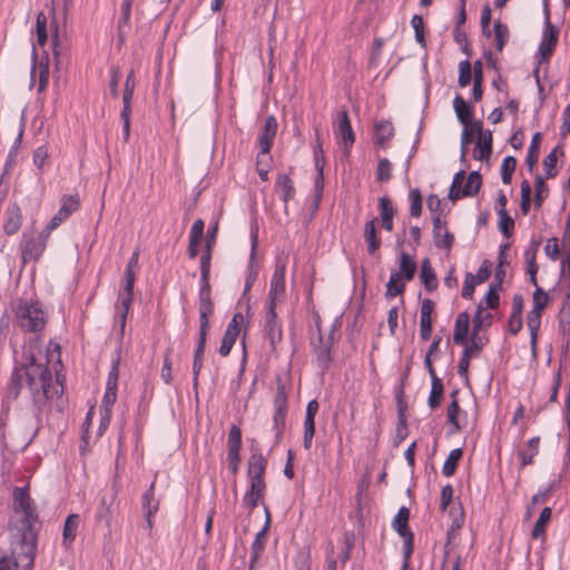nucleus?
Here are the masks:
<instances>
[{
	"label": "nucleus",
	"mask_w": 570,
	"mask_h": 570,
	"mask_svg": "<svg viewBox=\"0 0 570 570\" xmlns=\"http://www.w3.org/2000/svg\"><path fill=\"white\" fill-rule=\"evenodd\" d=\"M38 515L26 488L13 491V517L10 531L12 534L13 559L0 558V570H32L37 551Z\"/></svg>",
	"instance_id": "nucleus-1"
},
{
	"label": "nucleus",
	"mask_w": 570,
	"mask_h": 570,
	"mask_svg": "<svg viewBox=\"0 0 570 570\" xmlns=\"http://www.w3.org/2000/svg\"><path fill=\"white\" fill-rule=\"evenodd\" d=\"M30 390L36 415L39 416L53 395H60L63 386L52 382V373L47 363L37 361L32 348H24L22 360L14 364L6 387V397L17 400L23 385Z\"/></svg>",
	"instance_id": "nucleus-2"
},
{
	"label": "nucleus",
	"mask_w": 570,
	"mask_h": 570,
	"mask_svg": "<svg viewBox=\"0 0 570 570\" xmlns=\"http://www.w3.org/2000/svg\"><path fill=\"white\" fill-rule=\"evenodd\" d=\"M36 36L37 40L32 43V66L30 71V87L36 85V79L38 77V92L45 90L49 79V63L48 56H46V62L41 59L39 62V67H37V47L42 48L48 40L47 33V17L43 12L37 14L36 18Z\"/></svg>",
	"instance_id": "nucleus-3"
},
{
	"label": "nucleus",
	"mask_w": 570,
	"mask_h": 570,
	"mask_svg": "<svg viewBox=\"0 0 570 570\" xmlns=\"http://www.w3.org/2000/svg\"><path fill=\"white\" fill-rule=\"evenodd\" d=\"M17 326L24 333H39L45 328L47 317L39 301H20L14 308Z\"/></svg>",
	"instance_id": "nucleus-4"
},
{
	"label": "nucleus",
	"mask_w": 570,
	"mask_h": 570,
	"mask_svg": "<svg viewBox=\"0 0 570 570\" xmlns=\"http://www.w3.org/2000/svg\"><path fill=\"white\" fill-rule=\"evenodd\" d=\"M48 237L46 228L38 235L23 233L20 244L22 261H38L46 249Z\"/></svg>",
	"instance_id": "nucleus-5"
},
{
	"label": "nucleus",
	"mask_w": 570,
	"mask_h": 570,
	"mask_svg": "<svg viewBox=\"0 0 570 570\" xmlns=\"http://www.w3.org/2000/svg\"><path fill=\"white\" fill-rule=\"evenodd\" d=\"M410 510L401 507L392 520V529L403 538V553L406 557L412 556L414 547V535L409 529Z\"/></svg>",
	"instance_id": "nucleus-6"
},
{
	"label": "nucleus",
	"mask_w": 570,
	"mask_h": 570,
	"mask_svg": "<svg viewBox=\"0 0 570 570\" xmlns=\"http://www.w3.org/2000/svg\"><path fill=\"white\" fill-rule=\"evenodd\" d=\"M264 335L268 341L271 350L275 351L283 337L282 326L277 321L275 303H267L264 316Z\"/></svg>",
	"instance_id": "nucleus-7"
},
{
	"label": "nucleus",
	"mask_w": 570,
	"mask_h": 570,
	"mask_svg": "<svg viewBox=\"0 0 570 570\" xmlns=\"http://www.w3.org/2000/svg\"><path fill=\"white\" fill-rule=\"evenodd\" d=\"M79 205L80 200L78 195H63L60 200L59 210L46 226L47 235H50L65 220H67L79 208Z\"/></svg>",
	"instance_id": "nucleus-8"
},
{
	"label": "nucleus",
	"mask_w": 570,
	"mask_h": 570,
	"mask_svg": "<svg viewBox=\"0 0 570 570\" xmlns=\"http://www.w3.org/2000/svg\"><path fill=\"white\" fill-rule=\"evenodd\" d=\"M497 287L492 284L484 295V297L480 301L478 305L476 313L473 317V327L480 328L484 321L491 320V313L485 312L487 308H494L499 304V294L497 293Z\"/></svg>",
	"instance_id": "nucleus-9"
},
{
	"label": "nucleus",
	"mask_w": 570,
	"mask_h": 570,
	"mask_svg": "<svg viewBox=\"0 0 570 570\" xmlns=\"http://www.w3.org/2000/svg\"><path fill=\"white\" fill-rule=\"evenodd\" d=\"M244 316L242 313L234 314L233 318L230 320L229 324L227 325V328L224 333L222 344L219 346V354L223 357H226L229 355L233 346L235 345V342L239 335V324L243 323Z\"/></svg>",
	"instance_id": "nucleus-10"
},
{
	"label": "nucleus",
	"mask_w": 570,
	"mask_h": 570,
	"mask_svg": "<svg viewBox=\"0 0 570 570\" xmlns=\"http://www.w3.org/2000/svg\"><path fill=\"white\" fill-rule=\"evenodd\" d=\"M433 242L436 248L450 250L454 237L446 228V222L443 216L433 217Z\"/></svg>",
	"instance_id": "nucleus-11"
},
{
	"label": "nucleus",
	"mask_w": 570,
	"mask_h": 570,
	"mask_svg": "<svg viewBox=\"0 0 570 570\" xmlns=\"http://www.w3.org/2000/svg\"><path fill=\"white\" fill-rule=\"evenodd\" d=\"M335 135L340 137L346 148L352 147L355 141V135L351 126L348 112L346 109H342L337 112L334 121Z\"/></svg>",
	"instance_id": "nucleus-12"
},
{
	"label": "nucleus",
	"mask_w": 570,
	"mask_h": 570,
	"mask_svg": "<svg viewBox=\"0 0 570 570\" xmlns=\"http://www.w3.org/2000/svg\"><path fill=\"white\" fill-rule=\"evenodd\" d=\"M479 328L473 327V333L471 336V342L468 344H464L463 352L460 356L459 364H458V373L461 377L468 379L469 373V365H470V358L478 356L479 352L482 348V345L479 344L475 340L476 331Z\"/></svg>",
	"instance_id": "nucleus-13"
},
{
	"label": "nucleus",
	"mask_w": 570,
	"mask_h": 570,
	"mask_svg": "<svg viewBox=\"0 0 570 570\" xmlns=\"http://www.w3.org/2000/svg\"><path fill=\"white\" fill-rule=\"evenodd\" d=\"M285 274H286V264L277 262L272 279L271 287L268 293L267 303H275L276 301L282 298L285 294Z\"/></svg>",
	"instance_id": "nucleus-14"
},
{
	"label": "nucleus",
	"mask_w": 570,
	"mask_h": 570,
	"mask_svg": "<svg viewBox=\"0 0 570 570\" xmlns=\"http://www.w3.org/2000/svg\"><path fill=\"white\" fill-rule=\"evenodd\" d=\"M257 245H258L257 230H254L252 228V230H250V254H249V259H248L247 269H246L245 289H244L245 293L250 291V288L253 287L254 283L257 278V275H258V262L256 258Z\"/></svg>",
	"instance_id": "nucleus-15"
},
{
	"label": "nucleus",
	"mask_w": 570,
	"mask_h": 570,
	"mask_svg": "<svg viewBox=\"0 0 570 570\" xmlns=\"http://www.w3.org/2000/svg\"><path fill=\"white\" fill-rule=\"evenodd\" d=\"M481 185L482 177L480 173L473 170L468 175L466 181L462 184L456 191L449 193V198L456 200L464 197H473L479 193Z\"/></svg>",
	"instance_id": "nucleus-16"
},
{
	"label": "nucleus",
	"mask_w": 570,
	"mask_h": 570,
	"mask_svg": "<svg viewBox=\"0 0 570 570\" xmlns=\"http://www.w3.org/2000/svg\"><path fill=\"white\" fill-rule=\"evenodd\" d=\"M320 409L318 402L314 399L306 405V413L304 420V438L303 445L305 450H309L315 434V415Z\"/></svg>",
	"instance_id": "nucleus-17"
},
{
	"label": "nucleus",
	"mask_w": 570,
	"mask_h": 570,
	"mask_svg": "<svg viewBox=\"0 0 570 570\" xmlns=\"http://www.w3.org/2000/svg\"><path fill=\"white\" fill-rule=\"evenodd\" d=\"M557 41L558 30H556L550 21L547 20L541 41L539 43L540 62L548 60L552 56Z\"/></svg>",
	"instance_id": "nucleus-18"
},
{
	"label": "nucleus",
	"mask_w": 570,
	"mask_h": 570,
	"mask_svg": "<svg viewBox=\"0 0 570 570\" xmlns=\"http://www.w3.org/2000/svg\"><path fill=\"white\" fill-rule=\"evenodd\" d=\"M277 127L276 118L268 116L265 120L262 134L258 137L259 155L269 154L277 132Z\"/></svg>",
	"instance_id": "nucleus-19"
},
{
	"label": "nucleus",
	"mask_w": 570,
	"mask_h": 570,
	"mask_svg": "<svg viewBox=\"0 0 570 570\" xmlns=\"http://www.w3.org/2000/svg\"><path fill=\"white\" fill-rule=\"evenodd\" d=\"M134 299V292L121 289L117 301V321L119 322V336L122 337L125 333L127 315Z\"/></svg>",
	"instance_id": "nucleus-20"
},
{
	"label": "nucleus",
	"mask_w": 570,
	"mask_h": 570,
	"mask_svg": "<svg viewBox=\"0 0 570 570\" xmlns=\"http://www.w3.org/2000/svg\"><path fill=\"white\" fill-rule=\"evenodd\" d=\"M267 466V460L262 452L253 450L247 463L248 480L264 481V474Z\"/></svg>",
	"instance_id": "nucleus-21"
},
{
	"label": "nucleus",
	"mask_w": 570,
	"mask_h": 570,
	"mask_svg": "<svg viewBox=\"0 0 570 570\" xmlns=\"http://www.w3.org/2000/svg\"><path fill=\"white\" fill-rule=\"evenodd\" d=\"M265 481L248 480V489L244 494L243 503L249 510L258 505L265 491Z\"/></svg>",
	"instance_id": "nucleus-22"
},
{
	"label": "nucleus",
	"mask_w": 570,
	"mask_h": 570,
	"mask_svg": "<svg viewBox=\"0 0 570 570\" xmlns=\"http://www.w3.org/2000/svg\"><path fill=\"white\" fill-rule=\"evenodd\" d=\"M80 524V515L77 513L69 514L63 524L62 529V546L66 549H70L76 540L78 529Z\"/></svg>",
	"instance_id": "nucleus-23"
},
{
	"label": "nucleus",
	"mask_w": 570,
	"mask_h": 570,
	"mask_svg": "<svg viewBox=\"0 0 570 570\" xmlns=\"http://www.w3.org/2000/svg\"><path fill=\"white\" fill-rule=\"evenodd\" d=\"M275 189H276V193L278 194L281 200L284 203V208L286 210L288 202L295 195V187H294L293 180L291 179V177L288 175L281 174L276 178Z\"/></svg>",
	"instance_id": "nucleus-24"
},
{
	"label": "nucleus",
	"mask_w": 570,
	"mask_h": 570,
	"mask_svg": "<svg viewBox=\"0 0 570 570\" xmlns=\"http://www.w3.org/2000/svg\"><path fill=\"white\" fill-rule=\"evenodd\" d=\"M332 343H325L321 331H318V344L314 346L316 361L322 371H327L332 363Z\"/></svg>",
	"instance_id": "nucleus-25"
},
{
	"label": "nucleus",
	"mask_w": 570,
	"mask_h": 570,
	"mask_svg": "<svg viewBox=\"0 0 570 570\" xmlns=\"http://www.w3.org/2000/svg\"><path fill=\"white\" fill-rule=\"evenodd\" d=\"M392 273L399 274V278L403 281L413 279L416 273L414 258L410 254L402 252L399 256V271H393Z\"/></svg>",
	"instance_id": "nucleus-26"
},
{
	"label": "nucleus",
	"mask_w": 570,
	"mask_h": 570,
	"mask_svg": "<svg viewBox=\"0 0 570 570\" xmlns=\"http://www.w3.org/2000/svg\"><path fill=\"white\" fill-rule=\"evenodd\" d=\"M376 219L372 218L364 225V239L370 255L375 254L381 247V238L376 230Z\"/></svg>",
	"instance_id": "nucleus-27"
},
{
	"label": "nucleus",
	"mask_w": 570,
	"mask_h": 570,
	"mask_svg": "<svg viewBox=\"0 0 570 570\" xmlns=\"http://www.w3.org/2000/svg\"><path fill=\"white\" fill-rule=\"evenodd\" d=\"M379 209L381 214L382 227L386 232H392L394 227L393 217L395 214V209L393 207L391 199L387 196L380 197Z\"/></svg>",
	"instance_id": "nucleus-28"
},
{
	"label": "nucleus",
	"mask_w": 570,
	"mask_h": 570,
	"mask_svg": "<svg viewBox=\"0 0 570 570\" xmlns=\"http://www.w3.org/2000/svg\"><path fill=\"white\" fill-rule=\"evenodd\" d=\"M22 224V215L18 205H12L7 210V218L3 224V232L7 235L16 234Z\"/></svg>",
	"instance_id": "nucleus-29"
},
{
	"label": "nucleus",
	"mask_w": 570,
	"mask_h": 570,
	"mask_svg": "<svg viewBox=\"0 0 570 570\" xmlns=\"http://www.w3.org/2000/svg\"><path fill=\"white\" fill-rule=\"evenodd\" d=\"M469 322L470 317L465 312H462L456 316L453 333V342L455 344L464 345L466 343V336L469 333Z\"/></svg>",
	"instance_id": "nucleus-30"
},
{
	"label": "nucleus",
	"mask_w": 570,
	"mask_h": 570,
	"mask_svg": "<svg viewBox=\"0 0 570 570\" xmlns=\"http://www.w3.org/2000/svg\"><path fill=\"white\" fill-rule=\"evenodd\" d=\"M492 153V132L487 130L484 136L478 137L474 150L473 158L476 160H484L490 157Z\"/></svg>",
	"instance_id": "nucleus-31"
},
{
	"label": "nucleus",
	"mask_w": 570,
	"mask_h": 570,
	"mask_svg": "<svg viewBox=\"0 0 570 570\" xmlns=\"http://www.w3.org/2000/svg\"><path fill=\"white\" fill-rule=\"evenodd\" d=\"M155 480L141 497V508L144 514L155 515L159 509V501L155 498Z\"/></svg>",
	"instance_id": "nucleus-32"
},
{
	"label": "nucleus",
	"mask_w": 570,
	"mask_h": 570,
	"mask_svg": "<svg viewBox=\"0 0 570 570\" xmlns=\"http://www.w3.org/2000/svg\"><path fill=\"white\" fill-rule=\"evenodd\" d=\"M527 325L530 332V345L534 353L537 350L538 333L541 325V312L530 311L527 316Z\"/></svg>",
	"instance_id": "nucleus-33"
},
{
	"label": "nucleus",
	"mask_w": 570,
	"mask_h": 570,
	"mask_svg": "<svg viewBox=\"0 0 570 570\" xmlns=\"http://www.w3.org/2000/svg\"><path fill=\"white\" fill-rule=\"evenodd\" d=\"M420 278L426 291L431 292L436 288V275L431 266L429 258H424L421 263Z\"/></svg>",
	"instance_id": "nucleus-34"
},
{
	"label": "nucleus",
	"mask_w": 570,
	"mask_h": 570,
	"mask_svg": "<svg viewBox=\"0 0 570 570\" xmlns=\"http://www.w3.org/2000/svg\"><path fill=\"white\" fill-rule=\"evenodd\" d=\"M539 443L540 438L533 436L528 441L527 449L519 451L518 456L522 468L533 463L534 456L539 453Z\"/></svg>",
	"instance_id": "nucleus-35"
},
{
	"label": "nucleus",
	"mask_w": 570,
	"mask_h": 570,
	"mask_svg": "<svg viewBox=\"0 0 570 570\" xmlns=\"http://www.w3.org/2000/svg\"><path fill=\"white\" fill-rule=\"evenodd\" d=\"M375 145L383 146L394 135L392 122L387 120H380L374 126Z\"/></svg>",
	"instance_id": "nucleus-36"
},
{
	"label": "nucleus",
	"mask_w": 570,
	"mask_h": 570,
	"mask_svg": "<svg viewBox=\"0 0 570 570\" xmlns=\"http://www.w3.org/2000/svg\"><path fill=\"white\" fill-rule=\"evenodd\" d=\"M453 108L461 124L470 122V120L473 119L471 106L460 95H456L454 97Z\"/></svg>",
	"instance_id": "nucleus-37"
},
{
	"label": "nucleus",
	"mask_w": 570,
	"mask_h": 570,
	"mask_svg": "<svg viewBox=\"0 0 570 570\" xmlns=\"http://www.w3.org/2000/svg\"><path fill=\"white\" fill-rule=\"evenodd\" d=\"M264 512H265V523H264L263 528L261 529V531L255 535V539L252 543L250 550L263 551L265 548L266 534L271 527V514H269L267 507H264Z\"/></svg>",
	"instance_id": "nucleus-38"
},
{
	"label": "nucleus",
	"mask_w": 570,
	"mask_h": 570,
	"mask_svg": "<svg viewBox=\"0 0 570 570\" xmlns=\"http://www.w3.org/2000/svg\"><path fill=\"white\" fill-rule=\"evenodd\" d=\"M493 33H494L495 48L499 52H501L510 38L509 28L507 24L497 20V21H494V24H493Z\"/></svg>",
	"instance_id": "nucleus-39"
},
{
	"label": "nucleus",
	"mask_w": 570,
	"mask_h": 570,
	"mask_svg": "<svg viewBox=\"0 0 570 570\" xmlns=\"http://www.w3.org/2000/svg\"><path fill=\"white\" fill-rule=\"evenodd\" d=\"M462 455H463V451L460 448L453 449L449 453V455H448V458H446V460H445V462H444V464L442 466V474L444 476L449 478V476H452L455 473L458 463L461 460Z\"/></svg>",
	"instance_id": "nucleus-40"
},
{
	"label": "nucleus",
	"mask_w": 570,
	"mask_h": 570,
	"mask_svg": "<svg viewBox=\"0 0 570 570\" xmlns=\"http://www.w3.org/2000/svg\"><path fill=\"white\" fill-rule=\"evenodd\" d=\"M135 87H136L135 72H134V70H130L126 77L125 88H124V94H122V104H124L122 108H125V114L127 112V109H131V102H132Z\"/></svg>",
	"instance_id": "nucleus-41"
},
{
	"label": "nucleus",
	"mask_w": 570,
	"mask_h": 570,
	"mask_svg": "<svg viewBox=\"0 0 570 570\" xmlns=\"http://www.w3.org/2000/svg\"><path fill=\"white\" fill-rule=\"evenodd\" d=\"M551 508L546 507L542 509L537 522L534 523V527L532 529L531 535L534 539H539L544 535L546 527L551 519Z\"/></svg>",
	"instance_id": "nucleus-42"
},
{
	"label": "nucleus",
	"mask_w": 570,
	"mask_h": 570,
	"mask_svg": "<svg viewBox=\"0 0 570 570\" xmlns=\"http://www.w3.org/2000/svg\"><path fill=\"white\" fill-rule=\"evenodd\" d=\"M404 282L405 281L399 278V274L391 273L390 279L386 284V292H385L386 298H393L397 295L403 294V292L405 291Z\"/></svg>",
	"instance_id": "nucleus-43"
},
{
	"label": "nucleus",
	"mask_w": 570,
	"mask_h": 570,
	"mask_svg": "<svg viewBox=\"0 0 570 570\" xmlns=\"http://www.w3.org/2000/svg\"><path fill=\"white\" fill-rule=\"evenodd\" d=\"M431 383L432 384H431V391H430L428 403H429V406L432 410H434L441 403L444 387H443V383H442L441 379H434L431 381Z\"/></svg>",
	"instance_id": "nucleus-44"
},
{
	"label": "nucleus",
	"mask_w": 570,
	"mask_h": 570,
	"mask_svg": "<svg viewBox=\"0 0 570 570\" xmlns=\"http://www.w3.org/2000/svg\"><path fill=\"white\" fill-rule=\"evenodd\" d=\"M96 522L104 523L108 532L110 533V527H111V511H110V503L107 502V499L104 497L100 500V504L96 512Z\"/></svg>",
	"instance_id": "nucleus-45"
},
{
	"label": "nucleus",
	"mask_w": 570,
	"mask_h": 570,
	"mask_svg": "<svg viewBox=\"0 0 570 570\" xmlns=\"http://www.w3.org/2000/svg\"><path fill=\"white\" fill-rule=\"evenodd\" d=\"M313 161H314L315 170L324 169L325 157H324V151H323L318 129H315V144L313 146Z\"/></svg>",
	"instance_id": "nucleus-46"
},
{
	"label": "nucleus",
	"mask_w": 570,
	"mask_h": 570,
	"mask_svg": "<svg viewBox=\"0 0 570 570\" xmlns=\"http://www.w3.org/2000/svg\"><path fill=\"white\" fill-rule=\"evenodd\" d=\"M540 141H541V134L540 132H535L532 136L530 146L528 148L527 159H525L527 165H528L530 170L532 169V167L538 161V153H539Z\"/></svg>",
	"instance_id": "nucleus-47"
},
{
	"label": "nucleus",
	"mask_w": 570,
	"mask_h": 570,
	"mask_svg": "<svg viewBox=\"0 0 570 570\" xmlns=\"http://www.w3.org/2000/svg\"><path fill=\"white\" fill-rule=\"evenodd\" d=\"M287 412H276L273 415V431L275 432V443H279L285 430Z\"/></svg>",
	"instance_id": "nucleus-48"
},
{
	"label": "nucleus",
	"mask_w": 570,
	"mask_h": 570,
	"mask_svg": "<svg viewBox=\"0 0 570 570\" xmlns=\"http://www.w3.org/2000/svg\"><path fill=\"white\" fill-rule=\"evenodd\" d=\"M517 160L512 156H507L501 164V178L503 184H510L515 170Z\"/></svg>",
	"instance_id": "nucleus-49"
},
{
	"label": "nucleus",
	"mask_w": 570,
	"mask_h": 570,
	"mask_svg": "<svg viewBox=\"0 0 570 570\" xmlns=\"http://www.w3.org/2000/svg\"><path fill=\"white\" fill-rule=\"evenodd\" d=\"M534 206L537 208L541 207L543 200L548 197L549 195V188L547 186V184L544 183V179L543 177L541 176H538L535 178V181H534Z\"/></svg>",
	"instance_id": "nucleus-50"
},
{
	"label": "nucleus",
	"mask_w": 570,
	"mask_h": 570,
	"mask_svg": "<svg viewBox=\"0 0 570 570\" xmlns=\"http://www.w3.org/2000/svg\"><path fill=\"white\" fill-rule=\"evenodd\" d=\"M473 78L472 75V67L471 63L468 60H462L459 63V86L464 88L470 85L471 80Z\"/></svg>",
	"instance_id": "nucleus-51"
},
{
	"label": "nucleus",
	"mask_w": 570,
	"mask_h": 570,
	"mask_svg": "<svg viewBox=\"0 0 570 570\" xmlns=\"http://www.w3.org/2000/svg\"><path fill=\"white\" fill-rule=\"evenodd\" d=\"M499 215V230L502 233V235L507 238H510L513 233L514 228V220L509 215L508 212H503Z\"/></svg>",
	"instance_id": "nucleus-52"
},
{
	"label": "nucleus",
	"mask_w": 570,
	"mask_h": 570,
	"mask_svg": "<svg viewBox=\"0 0 570 570\" xmlns=\"http://www.w3.org/2000/svg\"><path fill=\"white\" fill-rule=\"evenodd\" d=\"M212 249L209 244H205V250L200 256V278H209L210 275Z\"/></svg>",
	"instance_id": "nucleus-53"
},
{
	"label": "nucleus",
	"mask_w": 570,
	"mask_h": 570,
	"mask_svg": "<svg viewBox=\"0 0 570 570\" xmlns=\"http://www.w3.org/2000/svg\"><path fill=\"white\" fill-rule=\"evenodd\" d=\"M375 175L376 180L380 183L390 180L392 176V164L390 163L389 159L382 158L379 160Z\"/></svg>",
	"instance_id": "nucleus-54"
},
{
	"label": "nucleus",
	"mask_w": 570,
	"mask_h": 570,
	"mask_svg": "<svg viewBox=\"0 0 570 570\" xmlns=\"http://www.w3.org/2000/svg\"><path fill=\"white\" fill-rule=\"evenodd\" d=\"M410 214L412 217H420L422 213V196L419 189H413L409 194Z\"/></svg>",
	"instance_id": "nucleus-55"
},
{
	"label": "nucleus",
	"mask_w": 570,
	"mask_h": 570,
	"mask_svg": "<svg viewBox=\"0 0 570 570\" xmlns=\"http://www.w3.org/2000/svg\"><path fill=\"white\" fill-rule=\"evenodd\" d=\"M242 449V431L239 426L233 424L227 436V450Z\"/></svg>",
	"instance_id": "nucleus-56"
},
{
	"label": "nucleus",
	"mask_w": 570,
	"mask_h": 570,
	"mask_svg": "<svg viewBox=\"0 0 570 570\" xmlns=\"http://www.w3.org/2000/svg\"><path fill=\"white\" fill-rule=\"evenodd\" d=\"M213 311V301H199V325H203V327H209V316Z\"/></svg>",
	"instance_id": "nucleus-57"
},
{
	"label": "nucleus",
	"mask_w": 570,
	"mask_h": 570,
	"mask_svg": "<svg viewBox=\"0 0 570 570\" xmlns=\"http://www.w3.org/2000/svg\"><path fill=\"white\" fill-rule=\"evenodd\" d=\"M288 401L287 393L284 386L278 385L274 396V411L287 412Z\"/></svg>",
	"instance_id": "nucleus-58"
},
{
	"label": "nucleus",
	"mask_w": 570,
	"mask_h": 570,
	"mask_svg": "<svg viewBox=\"0 0 570 570\" xmlns=\"http://www.w3.org/2000/svg\"><path fill=\"white\" fill-rule=\"evenodd\" d=\"M549 302L548 294L542 288L537 286L532 297V311L541 312L544 309Z\"/></svg>",
	"instance_id": "nucleus-59"
},
{
	"label": "nucleus",
	"mask_w": 570,
	"mask_h": 570,
	"mask_svg": "<svg viewBox=\"0 0 570 570\" xmlns=\"http://www.w3.org/2000/svg\"><path fill=\"white\" fill-rule=\"evenodd\" d=\"M397 425H396V435H395V443L399 444L402 441L405 440L407 436V424H406V416L404 414V411L402 409H399L397 413Z\"/></svg>",
	"instance_id": "nucleus-60"
},
{
	"label": "nucleus",
	"mask_w": 570,
	"mask_h": 570,
	"mask_svg": "<svg viewBox=\"0 0 570 570\" xmlns=\"http://www.w3.org/2000/svg\"><path fill=\"white\" fill-rule=\"evenodd\" d=\"M558 161L557 148L552 149L543 159V167L546 171V177L551 178L556 176L554 167Z\"/></svg>",
	"instance_id": "nucleus-61"
},
{
	"label": "nucleus",
	"mask_w": 570,
	"mask_h": 570,
	"mask_svg": "<svg viewBox=\"0 0 570 570\" xmlns=\"http://www.w3.org/2000/svg\"><path fill=\"white\" fill-rule=\"evenodd\" d=\"M119 364H120V355L118 354L111 361V367L108 373L106 386L118 387V379H119Z\"/></svg>",
	"instance_id": "nucleus-62"
},
{
	"label": "nucleus",
	"mask_w": 570,
	"mask_h": 570,
	"mask_svg": "<svg viewBox=\"0 0 570 570\" xmlns=\"http://www.w3.org/2000/svg\"><path fill=\"white\" fill-rule=\"evenodd\" d=\"M117 400V389L111 386H106V391L104 393L100 409L111 411L115 402Z\"/></svg>",
	"instance_id": "nucleus-63"
},
{
	"label": "nucleus",
	"mask_w": 570,
	"mask_h": 570,
	"mask_svg": "<svg viewBox=\"0 0 570 570\" xmlns=\"http://www.w3.org/2000/svg\"><path fill=\"white\" fill-rule=\"evenodd\" d=\"M49 157V154H48V148L42 145V146H39L35 149L33 151V156H32V161H33V165L40 170L42 171L43 169V166L47 161Z\"/></svg>",
	"instance_id": "nucleus-64"
}]
</instances>
